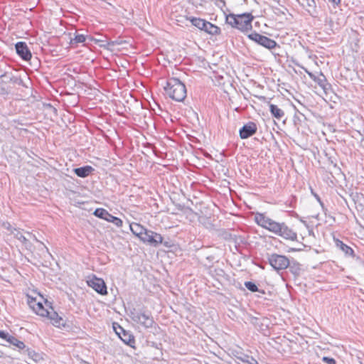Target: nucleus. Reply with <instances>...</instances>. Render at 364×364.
<instances>
[{"label":"nucleus","mask_w":364,"mask_h":364,"mask_svg":"<svg viewBox=\"0 0 364 364\" xmlns=\"http://www.w3.org/2000/svg\"><path fill=\"white\" fill-rule=\"evenodd\" d=\"M256 223L269 232L280 236L286 240H296L297 234L284 223H278L267 217L264 213H256L255 215Z\"/></svg>","instance_id":"obj_1"},{"label":"nucleus","mask_w":364,"mask_h":364,"mask_svg":"<svg viewBox=\"0 0 364 364\" xmlns=\"http://www.w3.org/2000/svg\"><path fill=\"white\" fill-rule=\"evenodd\" d=\"M166 93L170 98L177 102H182L186 97L185 85L176 77H170L164 87Z\"/></svg>","instance_id":"obj_2"},{"label":"nucleus","mask_w":364,"mask_h":364,"mask_svg":"<svg viewBox=\"0 0 364 364\" xmlns=\"http://www.w3.org/2000/svg\"><path fill=\"white\" fill-rule=\"evenodd\" d=\"M253 16L251 14H230L226 17L227 23L231 25V26L236 28L243 33H247L252 30V21Z\"/></svg>","instance_id":"obj_3"},{"label":"nucleus","mask_w":364,"mask_h":364,"mask_svg":"<svg viewBox=\"0 0 364 364\" xmlns=\"http://www.w3.org/2000/svg\"><path fill=\"white\" fill-rule=\"evenodd\" d=\"M267 259L269 264L277 272L286 269L290 265L289 259L284 255L274 253L268 255Z\"/></svg>","instance_id":"obj_4"},{"label":"nucleus","mask_w":364,"mask_h":364,"mask_svg":"<svg viewBox=\"0 0 364 364\" xmlns=\"http://www.w3.org/2000/svg\"><path fill=\"white\" fill-rule=\"evenodd\" d=\"M130 317L132 320L145 328L152 327L154 321L153 317L150 314H147L142 311H132L131 312Z\"/></svg>","instance_id":"obj_5"},{"label":"nucleus","mask_w":364,"mask_h":364,"mask_svg":"<svg viewBox=\"0 0 364 364\" xmlns=\"http://www.w3.org/2000/svg\"><path fill=\"white\" fill-rule=\"evenodd\" d=\"M247 37L250 40L268 49H272L277 45L275 41L256 32L249 34Z\"/></svg>","instance_id":"obj_6"},{"label":"nucleus","mask_w":364,"mask_h":364,"mask_svg":"<svg viewBox=\"0 0 364 364\" xmlns=\"http://www.w3.org/2000/svg\"><path fill=\"white\" fill-rule=\"evenodd\" d=\"M163 240L164 239L161 235L152 230H146L140 240L144 243L149 244L151 246L157 247L160 244L163 243Z\"/></svg>","instance_id":"obj_7"},{"label":"nucleus","mask_w":364,"mask_h":364,"mask_svg":"<svg viewBox=\"0 0 364 364\" xmlns=\"http://www.w3.org/2000/svg\"><path fill=\"white\" fill-rule=\"evenodd\" d=\"M113 328L120 339L125 343L132 347L135 343L134 336L128 331L124 329L118 323H113Z\"/></svg>","instance_id":"obj_8"},{"label":"nucleus","mask_w":364,"mask_h":364,"mask_svg":"<svg viewBox=\"0 0 364 364\" xmlns=\"http://www.w3.org/2000/svg\"><path fill=\"white\" fill-rule=\"evenodd\" d=\"M87 284L101 295L107 294V286L102 279L93 277L87 281Z\"/></svg>","instance_id":"obj_9"},{"label":"nucleus","mask_w":364,"mask_h":364,"mask_svg":"<svg viewBox=\"0 0 364 364\" xmlns=\"http://www.w3.org/2000/svg\"><path fill=\"white\" fill-rule=\"evenodd\" d=\"M0 338L7 341L9 344L16 347L18 350H23L26 345L23 341H19L16 337L10 335L4 331H0Z\"/></svg>","instance_id":"obj_10"},{"label":"nucleus","mask_w":364,"mask_h":364,"mask_svg":"<svg viewBox=\"0 0 364 364\" xmlns=\"http://www.w3.org/2000/svg\"><path fill=\"white\" fill-rule=\"evenodd\" d=\"M257 130L255 122H250L245 124L239 131L240 137L242 139H247L253 136Z\"/></svg>","instance_id":"obj_11"},{"label":"nucleus","mask_w":364,"mask_h":364,"mask_svg":"<svg viewBox=\"0 0 364 364\" xmlns=\"http://www.w3.org/2000/svg\"><path fill=\"white\" fill-rule=\"evenodd\" d=\"M16 53L23 60H29L31 57V53L25 42L20 41L15 45Z\"/></svg>","instance_id":"obj_12"},{"label":"nucleus","mask_w":364,"mask_h":364,"mask_svg":"<svg viewBox=\"0 0 364 364\" xmlns=\"http://www.w3.org/2000/svg\"><path fill=\"white\" fill-rule=\"evenodd\" d=\"M28 304L33 311L41 316H46L49 314L50 309H46L41 302H36L35 299L28 300Z\"/></svg>","instance_id":"obj_13"},{"label":"nucleus","mask_w":364,"mask_h":364,"mask_svg":"<svg viewBox=\"0 0 364 364\" xmlns=\"http://www.w3.org/2000/svg\"><path fill=\"white\" fill-rule=\"evenodd\" d=\"M46 316L50 318L54 326L58 327L64 326L62 317H60L58 314L54 311L53 307H50L49 314Z\"/></svg>","instance_id":"obj_14"},{"label":"nucleus","mask_w":364,"mask_h":364,"mask_svg":"<svg viewBox=\"0 0 364 364\" xmlns=\"http://www.w3.org/2000/svg\"><path fill=\"white\" fill-rule=\"evenodd\" d=\"M23 353L27 355L28 358L32 360L36 364H38L43 360L41 353L36 352L35 350L28 348H25Z\"/></svg>","instance_id":"obj_15"},{"label":"nucleus","mask_w":364,"mask_h":364,"mask_svg":"<svg viewBox=\"0 0 364 364\" xmlns=\"http://www.w3.org/2000/svg\"><path fill=\"white\" fill-rule=\"evenodd\" d=\"M94 171V168L91 166H84L79 168H75L73 169V172L80 178L87 177L92 172Z\"/></svg>","instance_id":"obj_16"},{"label":"nucleus","mask_w":364,"mask_h":364,"mask_svg":"<svg viewBox=\"0 0 364 364\" xmlns=\"http://www.w3.org/2000/svg\"><path fill=\"white\" fill-rule=\"evenodd\" d=\"M131 232L138 237L140 240L143 237L144 232L146 231V228L139 223H133L129 225Z\"/></svg>","instance_id":"obj_17"},{"label":"nucleus","mask_w":364,"mask_h":364,"mask_svg":"<svg viewBox=\"0 0 364 364\" xmlns=\"http://www.w3.org/2000/svg\"><path fill=\"white\" fill-rule=\"evenodd\" d=\"M334 242L336 246L339 248L346 256L354 257V251L350 247L348 246L338 239H334Z\"/></svg>","instance_id":"obj_18"},{"label":"nucleus","mask_w":364,"mask_h":364,"mask_svg":"<svg viewBox=\"0 0 364 364\" xmlns=\"http://www.w3.org/2000/svg\"><path fill=\"white\" fill-rule=\"evenodd\" d=\"M202 31H204L211 35H217L220 33L219 27L207 21H205Z\"/></svg>","instance_id":"obj_19"},{"label":"nucleus","mask_w":364,"mask_h":364,"mask_svg":"<svg viewBox=\"0 0 364 364\" xmlns=\"http://www.w3.org/2000/svg\"><path fill=\"white\" fill-rule=\"evenodd\" d=\"M299 4L304 8L308 12L315 11L316 2L314 0H298Z\"/></svg>","instance_id":"obj_20"},{"label":"nucleus","mask_w":364,"mask_h":364,"mask_svg":"<svg viewBox=\"0 0 364 364\" xmlns=\"http://www.w3.org/2000/svg\"><path fill=\"white\" fill-rule=\"evenodd\" d=\"M269 111L272 115L279 120L281 119L284 115V111L273 104L269 105Z\"/></svg>","instance_id":"obj_21"},{"label":"nucleus","mask_w":364,"mask_h":364,"mask_svg":"<svg viewBox=\"0 0 364 364\" xmlns=\"http://www.w3.org/2000/svg\"><path fill=\"white\" fill-rule=\"evenodd\" d=\"M236 358L244 364H259L253 357H250L246 354L242 353L240 355L236 356Z\"/></svg>","instance_id":"obj_22"},{"label":"nucleus","mask_w":364,"mask_h":364,"mask_svg":"<svg viewBox=\"0 0 364 364\" xmlns=\"http://www.w3.org/2000/svg\"><path fill=\"white\" fill-rule=\"evenodd\" d=\"M12 234H14V237L21 241L26 247L30 246V242L19 230L14 228V231H12Z\"/></svg>","instance_id":"obj_23"},{"label":"nucleus","mask_w":364,"mask_h":364,"mask_svg":"<svg viewBox=\"0 0 364 364\" xmlns=\"http://www.w3.org/2000/svg\"><path fill=\"white\" fill-rule=\"evenodd\" d=\"M188 19L194 26L199 28L200 30H202L203 28V26L206 21L204 19L196 17H190L188 18Z\"/></svg>","instance_id":"obj_24"},{"label":"nucleus","mask_w":364,"mask_h":364,"mask_svg":"<svg viewBox=\"0 0 364 364\" xmlns=\"http://www.w3.org/2000/svg\"><path fill=\"white\" fill-rule=\"evenodd\" d=\"M106 221L113 223L118 228L122 227L123 224V222L120 218L115 217L110 213H109L107 218H106Z\"/></svg>","instance_id":"obj_25"},{"label":"nucleus","mask_w":364,"mask_h":364,"mask_svg":"<svg viewBox=\"0 0 364 364\" xmlns=\"http://www.w3.org/2000/svg\"><path fill=\"white\" fill-rule=\"evenodd\" d=\"M109 212L104 209V208H97L95 211H94V215L99 218H101V219H104L105 220H106V218H107L108 215H109Z\"/></svg>","instance_id":"obj_26"},{"label":"nucleus","mask_w":364,"mask_h":364,"mask_svg":"<svg viewBox=\"0 0 364 364\" xmlns=\"http://www.w3.org/2000/svg\"><path fill=\"white\" fill-rule=\"evenodd\" d=\"M353 200L355 203L358 204L357 208L359 206L360 208V210H362L364 207V198L362 194H358L356 193L355 196L353 197Z\"/></svg>","instance_id":"obj_27"},{"label":"nucleus","mask_w":364,"mask_h":364,"mask_svg":"<svg viewBox=\"0 0 364 364\" xmlns=\"http://www.w3.org/2000/svg\"><path fill=\"white\" fill-rule=\"evenodd\" d=\"M245 287L250 291L252 292H256V291H261L263 294L264 293V291H259L257 287V285L252 282H245Z\"/></svg>","instance_id":"obj_28"},{"label":"nucleus","mask_w":364,"mask_h":364,"mask_svg":"<svg viewBox=\"0 0 364 364\" xmlns=\"http://www.w3.org/2000/svg\"><path fill=\"white\" fill-rule=\"evenodd\" d=\"M86 40L85 36L83 34H77L73 39L71 40V43H83Z\"/></svg>","instance_id":"obj_29"},{"label":"nucleus","mask_w":364,"mask_h":364,"mask_svg":"<svg viewBox=\"0 0 364 364\" xmlns=\"http://www.w3.org/2000/svg\"><path fill=\"white\" fill-rule=\"evenodd\" d=\"M316 82L321 87H324L326 82V78L322 73H320V76L316 77Z\"/></svg>","instance_id":"obj_30"},{"label":"nucleus","mask_w":364,"mask_h":364,"mask_svg":"<svg viewBox=\"0 0 364 364\" xmlns=\"http://www.w3.org/2000/svg\"><path fill=\"white\" fill-rule=\"evenodd\" d=\"M323 361L326 364H336V362L334 358L324 356L322 358Z\"/></svg>","instance_id":"obj_31"},{"label":"nucleus","mask_w":364,"mask_h":364,"mask_svg":"<svg viewBox=\"0 0 364 364\" xmlns=\"http://www.w3.org/2000/svg\"><path fill=\"white\" fill-rule=\"evenodd\" d=\"M333 6H338L341 3V0H328Z\"/></svg>","instance_id":"obj_32"},{"label":"nucleus","mask_w":364,"mask_h":364,"mask_svg":"<svg viewBox=\"0 0 364 364\" xmlns=\"http://www.w3.org/2000/svg\"><path fill=\"white\" fill-rule=\"evenodd\" d=\"M4 227L6 228L7 230H10L12 233V231H14V228L13 229L11 225L9 223H4Z\"/></svg>","instance_id":"obj_33"},{"label":"nucleus","mask_w":364,"mask_h":364,"mask_svg":"<svg viewBox=\"0 0 364 364\" xmlns=\"http://www.w3.org/2000/svg\"><path fill=\"white\" fill-rule=\"evenodd\" d=\"M307 73V74L309 75V76L312 79L314 80V81L316 80V77L311 73L309 72V71H306Z\"/></svg>","instance_id":"obj_34"},{"label":"nucleus","mask_w":364,"mask_h":364,"mask_svg":"<svg viewBox=\"0 0 364 364\" xmlns=\"http://www.w3.org/2000/svg\"><path fill=\"white\" fill-rule=\"evenodd\" d=\"M120 43L117 41H112L110 43H109V45H111V46H115V45H119Z\"/></svg>","instance_id":"obj_35"},{"label":"nucleus","mask_w":364,"mask_h":364,"mask_svg":"<svg viewBox=\"0 0 364 364\" xmlns=\"http://www.w3.org/2000/svg\"><path fill=\"white\" fill-rule=\"evenodd\" d=\"M294 266H290L291 271L293 273L296 274V270H294Z\"/></svg>","instance_id":"obj_36"},{"label":"nucleus","mask_w":364,"mask_h":364,"mask_svg":"<svg viewBox=\"0 0 364 364\" xmlns=\"http://www.w3.org/2000/svg\"><path fill=\"white\" fill-rule=\"evenodd\" d=\"M297 250L296 249H294V248H291L289 252H294V251H296Z\"/></svg>","instance_id":"obj_37"},{"label":"nucleus","mask_w":364,"mask_h":364,"mask_svg":"<svg viewBox=\"0 0 364 364\" xmlns=\"http://www.w3.org/2000/svg\"><path fill=\"white\" fill-rule=\"evenodd\" d=\"M299 268H296H296H294V270H296V271H297V270H299Z\"/></svg>","instance_id":"obj_38"},{"label":"nucleus","mask_w":364,"mask_h":364,"mask_svg":"<svg viewBox=\"0 0 364 364\" xmlns=\"http://www.w3.org/2000/svg\"><path fill=\"white\" fill-rule=\"evenodd\" d=\"M164 245H165V246H166V247H168V245H167V243H166V242H165V243H164Z\"/></svg>","instance_id":"obj_39"}]
</instances>
